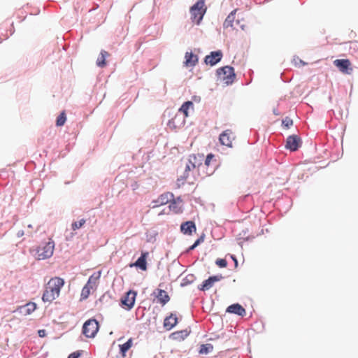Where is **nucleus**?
I'll return each mask as SVG.
<instances>
[{"mask_svg":"<svg viewBox=\"0 0 358 358\" xmlns=\"http://www.w3.org/2000/svg\"><path fill=\"white\" fill-rule=\"evenodd\" d=\"M64 285V280L59 277L52 278L48 282L42 296L44 302H52L59 296L61 288Z\"/></svg>","mask_w":358,"mask_h":358,"instance_id":"f257e3e1","label":"nucleus"},{"mask_svg":"<svg viewBox=\"0 0 358 358\" xmlns=\"http://www.w3.org/2000/svg\"><path fill=\"white\" fill-rule=\"evenodd\" d=\"M204 0H199L190 8L191 20L195 22L196 24H199L203 20V15L206 13Z\"/></svg>","mask_w":358,"mask_h":358,"instance_id":"f03ea898","label":"nucleus"},{"mask_svg":"<svg viewBox=\"0 0 358 358\" xmlns=\"http://www.w3.org/2000/svg\"><path fill=\"white\" fill-rule=\"evenodd\" d=\"M55 248V243L51 239L45 243H43L36 250L37 259L43 260L52 256Z\"/></svg>","mask_w":358,"mask_h":358,"instance_id":"7ed1b4c3","label":"nucleus"},{"mask_svg":"<svg viewBox=\"0 0 358 358\" xmlns=\"http://www.w3.org/2000/svg\"><path fill=\"white\" fill-rule=\"evenodd\" d=\"M99 328L97 320L92 318L83 324L82 331L87 338H94L96 335Z\"/></svg>","mask_w":358,"mask_h":358,"instance_id":"20e7f679","label":"nucleus"},{"mask_svg":"<svg viewBox=\"0 0 358 358\" xmlns=\"http://www.w3.org/2000/svg\"><path fill=\"white\" fill-rule=\"evenodd\" d=\"M217 73L218 76H224L223 80H225V83L227 85L231 84L236 76L234 68L229 66H225L218 69L217 70Z\"/></svg>","mask_w":358,"mask_h":358,"instance_id":"39448f33","label":"nucleus"},{"mask_svg":"<svg viewBox=\"0 0 358 358\" xmlns=\"http://www.w3.org/2000/svg\"><path fill=\"white\" fill-rule=\"evenodd\" d=\"M301 145V139L297 135H291L287 138L285 148L290 151H296Z\"/></svg>","mask_w":358,"mask_h":358,"instance_id":"423d86ee","label":"nucleus"},{"mask_svg":"<svg viewBox=\"0 0 358 358\" xmlns=\"http://www.w3.org/2000/svg\"><path fill=\"white\" fill-rule=\"evenodd\" d=\"M334 64L343 73L349 75L352 72V68L351 67V63L349 59H336Z\"/></svg>","mask_w":358,"mask_h":358,"instance_id":"0eeeda50","label":"nucleus"},{"mask_svg":"<svg viewBox=\"0 0 358 358\" xmlns=\"http://www.w3.org/2000/svg\"><path fill=\"white\" fill-rule=\"evenodd\" d=\"M136 293L134 291H129L127 294L122 298L121 303L122 306H125L127 310H131L135 303Z\"/></svg>","mask_w":358,"mask_h":358,"instance_id":"6e6552de","label":"nucleus"},{"mask_svg":"<svg viewBox=\"0 0 358 358\" xmlns=\"http://www.w3.org/2000/svg\"><path fill=\"white\" fill-rule=\"evenodd\" d=\"M223 278L222 275H213L204 280L203 283L198 287L199 289L206 291L210 289L215 282H218Z\"/></svg>","mask_w":358,"mask_h":358,"instance_id":"1a4fd4ad","label":"nucleus"},{"mask_svg":"<svg viewBox=\"0 0 358 358\" xmlns=\"http://www.w3.org/2000/svg\"><path fill=\"white\" fill-rule=\"evenodd\" d=\"M222 57V52L221 50L213 51L209 55L206 56L205 62L210 66H214L217 64Z\"/></svg>","mask_w":358,"mask_h":358,"instance_id":"9d476101","label":"nucleus"},{"mask_svg":"<svg viewBox=\"0 0 358 358\" xmlns=\"http://www.w3.org/2000/svg\"><path fill=\"white\" fill-rule=\"evenodd\" d=\"M236 10H233L227 17L224 23L223 28L227 29L228 28H231V29H235L236 25L239 24V20H236L235 22V15H236Z\"/></svg>","mask_w":358,"mask_h":358,"instance_id":"9b49d317","label":"nucleus"},{"mask_svg":"<svg viewBox=\"0 0 358 358\" xmlns=\"http://www.w3.org/2000/svg\"><path fill=\"white\" fill-rule=\"evenodd\" d=\"M36 308V304L34 302H29L25 305L18 307L16 312L19 314L27 316L31 314Z\"/></svg>","mask_w":358,"mask_h":358,"instance_id":"f8f14e48","label":"nucleus"},{"mask_svg":"<svg viewBox=\"0 0 358 358\" xmlns=\"http://www.w3.org/2000/svg\"><path fill=\"white\" fill-rule=\"evenodd\" d=\"M152 295L155 298H157V301L160 303L162 306H164L170 300L169 296L168 295L166 292L163 289H156L153 292Z\"/></svg>","mask_w":358,"mask_h":358,"instance_id":"ddd939ff","label":"nucleus"},{"mask_svg":"<svg viewBox=\"0 0 358 358\" xmlns=\"http://www.w3.org/2000/svg\"><path fill=\"white\" fill-rule=\"evenodd\" d=\"M203 155H189L188 159V163L190 165L191 167H192L193 169L198 168L200 169L201 167H203Z\"/></svg>","mask_w":358,"mask_h":358,"instance_id":"4468645a","label":"nucleus"},{"mask_svg":"<svg viewBox=\"0 0 358 358\" xmlns=\"http://www.w3.org/2000/svg\"><path fill=\"white\" fill-rule=\"evenodd\" d=\"M226 312L242 317H243L246 314L245 309L239 303H234L229 306L227 308Z\"/></svg>","mask_w":358,"mask_h":358,"instance_id":"2eb2a0df","label":"nucleus"},{"mask_svg":"<svg viewBox=\"0 0 358 358\" xmlns=\"http://www.w3.org/2000/svg\"><path fill=\"white\" fill-rule=\"evenodd\" d=\"M231 135L232 132L231 130L227 129L224 131L219 137V140L220 141V143L223 145L227 146V147H231L232 145V141H231Z\"/></svg>","mask_w":358,"mask_h":358,"instance_id":"dca6fc26","label":"nucleus"},{"mask_svg":"<svg viewBox=\"0 0 358 358\" xmlns=\"http://www.w3.org/2000/svg\"><path fill=\"white\" fill-rule=\"evenodd\" d=\"M196 225L193 221H187L180 225V231L186 235H191L192 232L196 231Z\"/></svg>","mask_w":358,"mask_h":358,"instance_id":"f3484780","label":"nucleus"},{"mask_svg":"<svg viewBox=\"0 0 358 358\" xmlns=\"http://www.w3.org/2000/svg\"><path fill=\"white\" fill-rule=\"evenodd\" d=\"M178 323V318L176 314L171 313L164 320V327L169 331L173 329Z\"/></svg>","mask_w":358,"mask_h":358,"instance_id":"a211bd4d","label":"nucleus"},{"mask_svg":"<svg viewBox=\"0 0 358 358\" xmlns=\"http://www.w3.org/2000/svg\"><path fill=\"white\" fill-rule=\"evenodd\" d=\"M185 61L184 62L185 66L189 67H193L196 66L198 62L199 58L196 55L193 54L192 52H187L185 55Z\"/></svg>","mask_w":358,"mask_h":358,"instance_id":"6ab92c4d","label":"nucleus"},{"mask_svg":"<svg viewBox=\"0 0 358 358\" xmlns=\"http://www.w3.org/2000/svg\"><path fill=\"white\" fill-rule=\"evenodd\" d=\"M147 255L148 252H142L141 255L138 258V259L134 263L132 266L139 268L142 271H145L147 269Z\"/></svg>","mask_w":358,"mask_h":358,"instance_id":"aec40b11","label":"nucleus"},{"mask_svg":"<svg viewBox=\"0 0 358 358\" xmlns=\"http://www.w3.org/2000/svg\"><path fill=\"white\" fill-rule=\"evenodd\" d=\"M185 123L184 118H181L180 114H177L176 116L169 121L168 125L170 128L172 129H176L182 125H183Z\"/></svg>","mask_w":358,"mask_h":358,"instance_id":"412c9836","label":"nucleus"},{"mask_svg":"<svg viewBox=\"0 0 358 358\" xmlns=\"http://www.w3.org/2000/svg\"><path fill=\"white\" fill-rule=\"evenodd\" d=\"M173 199V194L170 192L162 194L158 197V203L159 204L165 205Z\"/></svg>","mask_w":358,"mask_h":358,"instance_id":"4be33fe9","label":"nucleus"},{"mask_svg":"<svg viewBox=\"0 0 358 358\" xmlns=\"http://www.w3.org/2000/svg\"><path fill=\"white\" fill-rule=\"evenodd\" d=\"M190 107H193V103L191 101H187L183 103L181 107L179 109V112L182 113L184 114V117H181V118H185L188 117V110Z\"/></svg>","mask_w":358,"mask_h":358,"instance_id":"5701e85b","label":"nucleus"},{"mask_svg":"<svg viewBox=\"0 0 358 358\" xmlns=\"http://www.w3.org/2000/svg\"><path fill=\"white\" fill-rule=\"evenodd\" d=\"M108 56V52L101 50L99 57L96 60V65L99 67H103L106 65V58Z\"/></svg>","mask_w":358,"mask_h":358,"instance_id":"b1692460","label":"nucleus"},{"mask_svg":"<svg viewBox=\"0 0 358 358\" xmlns=\"http://www.w3.org/2000/svg\"><path fill=\"white\" fill-rule=\"evenodd\" d=\"M189 335L187 330H182L180 331L174 332L171 334V337L173 339H182L184 340Z\"/></svg>","mask_w":358,"mask_h":358,"instance_id":"393cba45","label":"nucleus"},{"mask_svg":"<svg viewBox=\"0 0 358 358\" xmlns=\"http://www.w3.org/2000/svg\"><path fill=\"white\" fill-rule=\"evenodd\" d=\"M132 338H129L126 343L120 345V350L121 354L124 356L125 353L129 350V349L132 345Z\"/></svg>","mask_w":358,"mask_h":358,"instance_id":"a878e982","label":"nucleus"},{"mask_svg":"<svg viewBox=\"0 0 358 358\" xmlns=\"http://www.w3.org/2000/svg\"><path fill=\"white\" fill-rule=\"evenodd\" d=\"M213 349V347L211 344L207 343V344H202L200 346L199 349V353L200 354H208Z\"/></svg>","mask_w":358,"mask_h":358,"instance_id":"bb28decb","label":"nucleus"},{"mask_svg":"<svg viewBox=\"0 0 358 358\" xmlns=\"http://www.w3.org/2000/svg\"><path fill=\"white\" fill-rule=\"evenodd\" d=\"M170 202L171 203H170L169 207L171 210H172L173 212H174L176 213H178L181 212V208L178 206V204L176 203V200H175L174 198Z\"/></svg>","mask_w":358,"mask_h":358,"instance_id":"cd10ccee","label":"nucleus"},{"mask_svg":"<svg viewBox=\"0 0 358 358\" xmlns=\"http://www.w3.org/2000/svg\"><path fill=\"white\" fill-rule=\"evenodd\" d=\"M93 289L92 287H88V285H85L81 292V299H86L88 298L90 290Z\"/></svg>","mask_w":358,"mask_h":358,"instance_id":"c85d7f7f","label":"nucleus"},{"mask_svg":"<svg viewBox=\"0 0 358 358\" xmlns=\"http://www.w3.org/2000/svg\"><path fill=\"white\" fill-rule=\"evenodd\" d=\"M66 120V114L64 112L60 113V115L57 117L56 124L58 127L63 126Z\"/></svg>","mask_w":358,"mask_h":358,"instance_id":"c756f323","label":"nucleus"},{"mask_svg":"<svg viewBox=\"0 0 358 358\" xmlns=\"http://www.w3.org/2000/svg\"><path fill=\"white\" fill-rule=\"evenodd\" d=\"M85 223V219H81L78 222H73L71 224V228L73 230L76 231V230L80 229L81 227H83Z\"/></svg>","mask_w":358,"mask_h":358,"instance_id":"7c9ffc66","label":"nucleus"},{"mask_svg":"<svg viewBox=\"0 0 358 358\" xmlns=\"http://www.w3.org/2000/svg\"><path fill=\"white\" fill-rule=\"evenodd\" d=\"M203 241H204V234L201 236L197 240L195 241V242L193 243V245H192L189 248L188 251L194 250L200 243H203Z\"/></svg>","mask_w":358,"mask_h":358,"instance_id":"2f4dec72","label":"nucleus"},{"mask_svg":"<svg viewBox=\"0 0 358 358\" xmlns=\"http://www.w3.org/2000/svg\"><path fill=\"white\" fill-rule=\"evenodd\" d=\"M99 278V275L98 276H94V275H91L88 280H87V282L86 283L85 285H88V287H94V285H95L96 284V282L98 280Z\"/></svg>","mask_w":358,"mask_h":358,"instance_id":"473e14b6","label":"nucleus"},{"mask_svg":"<svg viewBox=\"0 0 358 358\" xmlns=\"http://www.w3.org/2000/svg\"><path fill=\"white\" fill-rule=\"evenodd\" d=\"M215 264L221 267V268H224V267H226L227 265V262L226 259H217L215 262Z\"/></svg>","mask_w":358,"mask_h":358,"instance_id":"72a5a7b5","label":"nucleus"},{"mask_svg":"<svg viewBox=\"0 0 358 358\" xmlns=\"http://www.w3.org/2000/svg\"><path fill=\"white\" fill-rule=\"evenodd\" d=\"M214 157H215L214 155H213L211 153L208 154L205 159L204 164H203V166H208L210 164V162L214 158Z\"/></svg>","mask_w":358,"mask_h":358,"instance_id":"f704fd0d","label":"nucleus"},{"mask_svg":"<svg viewBox=\"0 0 358 358\" xmlns=\"http://www.w3.org/2000/svg\"><path fill=\"white\" fill-rule=\"evenodd\" d=\"M192 167L190 166V165L189 164V163L187 162V164H186V167H185V172H184V175L182 176L183 179H186L187 178H188L189 176V172L192 170Z\"/></svg>","mask_w":358,"mask_h":358,"instance_id":"c9c22d12","label":"nucleus"},{"mask_svg":"<svg viewBox=\"0 0 358 358\" xmlns=\"http://www.w3.org/2000/svg\"><path fill=\"white\" fill-rule=\"evenodd\" d=\"M293 121L289 118H286L282 120V124H284L286 127L289 128L291 125H292Z\"/></svg>","mask_w":358,"mask_h":358,"instance_id":"e433bc0d","label":"nucleus"},{"mask_svg":"<svg viewBox=\"0 0 358 358\" xmlns=\"http://www.w3.org/2000/svg\"><path fill=\"white\" fill-rule=\"evenodd\" d=\"M80 354L78 352H75L71 354H70L68 357V358H78L80 357Z\"/></svg>","mask_w":358,"mask_h":358,"instance_id":"4c0bfd02","label":"nucleus"},{"mask_svg":"<svg viewBox=\"0 0 358 358\" xmlns=\"http://www.w3.org/2000/svg\"><path fill=\"white\" fill-rule=\"evenodd\" d=\"M152 204V208H157V207H159L160 206H162V204H159L158 203V199H156V200H153L151 203Z\"/></svg>","mask_w":358,"mask_h":358,"instance_id":"58836bf2","label":"nucleus"},{"mask_svg":"<svg viewBox=\"0 0 358 358\" xmlns=\"http://www.w3.org/2000/svg\"><path fill=\"white\" fill-rule=\"evenodd\" d=\"M294 61L296 63V64H297V62H299V63L300 64H301L302 66L305 65V62L303 61H302L301 59H300L299 58H298V57L297 58H294Z\"/></svg>","mask_w":358,"mask_h":358,"instance_id":"ea45409f","label":"nucleus"},{"mask_svg":"<svg viewBox=\"0 0 358 358\" xmlns=\"http://www.w3.org/2000/svg\"><path fill=\"white\" fill-rule=\"evenodd\" d=\"M45 334V330H39L38 331V335L40 337H43Z\"/></svg>","mask_w":358,"mask_h":358,"instance_id":"a19ab883","label":"nucleus"},{"mask_svg":"<svg viewBox=\"0 0 358 358\" xmlns=\"http://www.w3.org/2000/svg\"><path fill=\"white\" fill-rule=\"evenodd\" d=\"M24 234V232L23 230H20L17 233V237H22L23 235Z\"/></svg>","mask_w":358,"mask_h":358,"instance_id":"79ce46f5","label":"nucleus"},{"mask_svg":"<svg viewBox=\"0 0 358 358\" xmlns=\"http://www.w3.org/2000/svg\"><path fill=\"white\" fill-rule=\"evenodd\" d=\"M231 258L233 259V261H234L235 265L237 266L238 262H237L236 258L234 256H231Z\"/></svg>","mask_w":358,"mask_h":358,"instance_id":"37998d69","label":"nucleus"},{"mask_svg":"<svg viewBox=\"0 0 358 358\" xmlns=\"http://www.w3.org/2000/svg\"><path fill=\"white\" fill-rule=\"evenodd\" d=\"M175 200H176V203L178 202H182V199L180 196L177 197Z\"/></svg>","mask_w":358,"mask_h":358,"instance_id":"c03bdc74","label":"nucleus"},{"mask_svg":"<svg viewBox=\"0 0 358 358\" xmlns=\"http://www.w3.org/2000/svg\"><path fill=\"white\" fill-rule=\"evenodd\" d=\"M189 277H190V278H191V280H189V281H192V279H193V278H194L193 275H189Z\"/></svg>","mask_w":358,"mask_h":358,"instance_id":"a18cd8bd","label":"nucleus"},{"mask_svg":"<svg viewBox=\"0 0 358 358\" xmlns=\"http://www.w3.org/2000/svg\"><path fill=\"white\" fill-rule=\"evenodd\" d=\"M27 234L29 235V236H31V233L29 232V231H27Z\"/></svg>","mask_w":358,"mask_h":358,"instance_id":"49530a36","label":"nucleus"},{"mask_svg":"<svg viewBox=\"0 0 358 358\" xmlns=\"http://www.w3.org/2000/svg\"><path fill=\"white\" fill-rule=\"evenodd\" d=\"M27 227H28V228H29V229H31V228H32V225H31V224H29V225L27 226Z\"/></svg>","mask_w":358,"mask_h":358,"instance_id":"de8ad7c7","label":"nucleus"}]
</instances>
